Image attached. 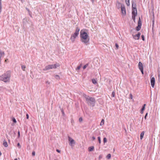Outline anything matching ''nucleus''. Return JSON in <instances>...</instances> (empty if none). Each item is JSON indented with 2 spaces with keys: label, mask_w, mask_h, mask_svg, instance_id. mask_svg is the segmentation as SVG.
<instances>
[{
  "label": "nucleus",
  "mask_w": 160,
  "mask_h": 160,
  "mask_svg": "<svg viewBox=\"0 0 160 160\" xmlns=\"http://www.w3.org/2000/svg\"><path fill=\"white\" fill-rule=\"evenodd\" d=\"M98 140L99 143H100L101 142V138L100 137H98Z\"/></svg>",
  "instance_id": "33"
},
{
  "label": "nucleus",
  "mask_w": 160,
  "mask_h": 160,
  "mask_svg": "<svg viewBox=\"0 0 160 160\" xmlns=\"http://www.w3.org/2000/svg\"><path fill=\"white\" fill-rule=\"evenodd\" d=\"M132 18L134 21L135 19V16L137 15V11L136 8H132Z\"/></svg>",
  "instance_id": "4"
},
{
  "label": "nucleus",
  "mask_w": 160,
  "mask_h": 160,
  "mask_svg": "<svg viewBox=\"0 0 160 160\" xmlns=\"http://www.w3.org/2000/svg\"><path fill=\"white\" fill-rule=\"evenodd\" d=\"M83 96L85 98L87 103L89 104L90 103V97L85 94H83Z\"/></svg>",
  "instance_id": "6"
},
{
  "label": "nucleus",
  "mask_w": 160,
  "mask_h": 160,
  "mask_svg": "<svg viewBox=\"0 0 160 160\" xmlns=\"http://www.w3.org/2000/svg\"><path fill=\"white\" fill-rule=\"evenodd\" d=\"M61 112L62 115V118L64 119V118L65 117V114L63 110H61Z\"/></svg>",
  "instance_id": "19"
},
{
  "label": "nucleus",
  "mask_w": 160,
  "mask_h": 160,
  "mask_svg": "<svg viewBox=\"0 0 160 160\" xmlns=\"http://www.w3.org/2000/svg\"><path fill=\"white\" fill-rule=\"evenodd\" d=\"M68 140L70 142L69 145L72 146V144H74L75 143V141L74 139H72L69 136H68Z\"/></svg>",
  "instance_id": "5"
},
{
  "label": "nucleus",
  "mask_w": 160,
  "mask_h": 160,
  "mask_svg": "<svg viewBox=\"0 0 160 160\" xmlns=\"http://www.w3.org/2000/svg\"><path fill=\"white\" fill-rule=\"evenodd\" d=\"M140 71H141V72H142V74H143V69H141V70H140Z\"/></svg>",
  "instance_id": "42"
},
{
  "label": "nucleus",
  "mask_w": 160,
  "mask_h": 160,
  "mask_svg": "<svg viewBox=\"0 0 160 160\" xmlns=\"http://www.w3.org/2000/svg\"><path fill=\"white\" fill-rule=\"evenodd\" d=\"M77 36H76L74 35V33H73L71 35L70 39L71 40L72 42H73L74 41L75 39Z\"/></svg>",
  "instance_id": "10"
},
{
  "label": "nucleus",
  "mask_w": 160,
  "mask_h": 160,
  "mask_svg": "<svg viewBox=\"0 0 160 160\" xmlns=\"http://www.w3.org/2000/svg\"><path fill=\"white\" fill-rule=\"evenodd\" d=\"M107 142V139L106 138H103V142L104 143H105L106 142Z\"/></svg>",
  "instance_id": "31"
},
{
  "label": "nucleus",
  "mask_w": 160,
  "mask_h": 160,
  "mask_svg": "<svg viewBox=\"0 0 160 160\" xmlns=\"http://www.w3.org/2000/svg\"><path fill=\"white\" fill-rule=\"evenodd\" d=\"M104 120L103 119H102L100 123V125L102 126L104 124Z\"/></svg>",
  "instance_id": "20"
},
{
  "label": "nucleus",
  "mask_w": 160,
  "mask_h": 160,
  "mask_svg": "<svg viewBox=\"0 0 160 160\" xmlns=\"http://www.w3.org/2000/svg\"><path fill=\"white\" fill-rule=\"evenodd\" d=\"M56 151L58 153H60L61 152V151L58 149H56Z\"/></svg>",
  "instance_id": "40"
},
{
  "label": "nucleus",
  "mask_w": 160,
  "mask_h": 160,
  "mask_svg": "<svg viewBox=\"0 0 160 160\" xmlns=\"http://www.w3.org/2000/svg\"><path fill=\"white\" fill-rule=\"evenodd\" d=\"M146 106V104H144L143 105V107H142V109H141V113L142 114L143 113V111L145 109V106Z\"/></svg>",
  "instance_id": "16"
},
{
  "label": "nucleus",
  "mask_w": 160,
  "mask_h": 160,
  "mask_svg": "<svg viewBox=\"0 0 160 160\" xmlns=\"http://www.w3.org/2000/svg\"><path fill=\"white\" fill-rule=\"evenodd\" d=\"M115 95V93L114 92H112V97H114Z\"/></svg>",
  "instance_id": "29"
},
{
  "label": "nucleus",
  "mask_w": 160,
  "mask_h": 160,
  "mask_svg": "<svg viewBox=\"0 0 160 160\" xmlns=\"http://www.w3.org/2000/svg\"><path fill=\"white\" fill-rule=\"evenodd\" d=\"M95 99L93 98H91V106H95Z\"/></svg>",
  "instance_id": "8"
},
{
  "label": "nucleus",
  "mask_w": 160,
  "mask_h": 160,
  "mask_svg": "<svg viewBox=\"0 0 160 160\" xmlns=\"http://www.w3.org/2000/svg\"><path fill=\"white\" fill-rule=\"evenodd\" d=\"M12 121H13V122H14V123H16L17 121H16V120L15 119V118H12Z\"/></svg>",
  "instance_id": "27"
},
{
  "label": "nucleus",
  "mask_w": 160,
  "mask_h": 160,
  "mask_svg": "<svg viewBox=\"0 0 160 160\" xmlns=\"http://www.w3.org/2000/svg\"><path fill=\"white\" fill-rule=\"evenodd\" d=\"M131 98H132V94H131Z\"/></svg>",
  "instance_id": "50"
},
{
  "label": "nucleus",
  "mask_w": 160,
  "mask_h": 160,
  "mask_svg": "<svg viewBox=\"0 0 160 160\" xmlns=\"http://www.w3.org/2000/svg\"><path fill=\"white\" fill-rule=\"evenodd\" d=\"M80 37L82 42L86 45L88 44L89 38L87 33L83 30H82L80 32Z\"/></svg>",
  "instance_id": "1"
},
{
  "label": "nucleus",
  "mask_w": 160,
  "mask_h": 160,
  "mask_svg": "<svg viewBox=\"0 0 160 160\" xmlns=\"http://www.w3.org/2000/svg\"><path fill=\"white\" fill-rule=\"evenodd\" d=\"M14 160H18V159L16 158L14 159Z\"/></svg>",
  "instance_id": "51"
},
{
  "label": "nucleus",
  "mask_w": 160,
  "mask_h": 160,
  "mask_svg": "<svg viewBox=\"0 0 160 160\" xmlns=\"http://www.w3.org/2000/svg\"><path fill=\"white\" fill-rule=\"evenodd\" d=\"M151 83L152 87V88H154V84L155 83V79L154 77H152L151 78Z\"/></svg>",
  "instance_id": "7"
},
{
  "label": "nucleus",
  "mask_w": 160,
  "mask_h": 160,
  "mask_svg": "<svg viewBox=\"0 0 160 160\" xmlns=\"http://www.w3.org/2000/svg\"><path fill=\"white\" fill-rule=\"evenodd\" d=\"M126 4L128 6H129L130 5L129 0H126Z\"/></svg>",
  "instance_id": "23"
},
{
  "label": "nucleus",
  "mask_w": 160,
  "mask_h": 160,
  "mask_svg": "<svg viewBox=\"0 0 160 160\" xmlns=\"http://www.w3.org/2000/svg\"><path fill=\"white\" fill-rule=\"evenodd\" d=\"M26 9L27 10V11H28V12H30L29 10L28 9L26 8Z\"/></svg>",
  "instance_id": "47"
},
{
  "label": "nucleus",
  "mask_w": 160,
  "mask_h": 160,
  "mask_svg": "<svg viewBox=\"0 0 160 160\" xmlns=\"http://www.w3.org/2000/svg\"><path fill=\"white\" fill-rule=\"evenodd\" d=\"M147 115H148V113H147L146 114V115H145V117H144V118H145V119H146V117L147 116Z\"/></svg>",
  "instance_id": "43"
},
{
  "label": "nucleus",
  "mask_w": 160,
  "mask_h": 160,
  "mask_svg": "<svg viewBox=\"0 0 160 160\" xmlns=\"http://www.w3.org/2000/svg\"><path fill=\"white\" fill-rule=\"evenodd\" d=\"M29 115L28 113L26 114V118L27 119H28L29 118Z\"/></svg>",
  "instance_id": "39"
},
{
  "label": "nucleus",
  "mask_w": 160,
  "mask_h": 160,
  "mask_svg": "<svg viewBox=\"0 0 160 160\" xmlns=\"http://www.w3.org/2000/svg\"><path fill=\"white\" fill-rule=\"evenodd\" d=\"M92 138L93 140H95V138L94 137H92Z\"/></svg>",
  "instance_id": "46"
},
{
  "label": "nucleus",
  "mask_w": 160,
  "mask_h": 160,
  "mask_svg": "<svg viewBox=\"0 0 160 160\" xmlns=\"http://www.w3.org/2000/svg\"><path fill=\"white\" fill-rule=\"evenodd\" d=\"M2 5V2H0V6Z\"/></svg>",
  "instance_id": "48"
},
{
  "label": "nucleus",
  "mask_w": 160,
  "mask_h": 160,
  "mask_svg": "<svg viewBox=\"0 0 160 160\" xmlns=\"http://www.w3.org/2000/svg\"><path fill=\"white\" fill-rule=\"evenodd\" d=\"M26 68V67L24 65H22V69L23 70L25 71V69Z\"/></svg>",
  "instance_id": "28"
},
{
  "label": "nucleus",
  "mask_w": 160,
  "mask_h": 160,
  "mask_svg": "<svg viewBox=\"0 0 160 160\" xmlns=\"http://www.w3.org/2000/svg\"><path fill=\"white\" fill-rule=\"evenodd\" d=\"M0 2H2V0H0Z\"/></svg>",
  "instance_id": "52"
},
{
  "label": "nucleus",
  "mask_w": 160,
  "mask_h": 160,
  "mask_svg": "<svg viewBox=\"0 0 160 160\" xmlns=\"http://www.w3.org/2000/svg\"><path fill=\"white\" fill-rule=\"evenodd\" d=\"M79 122H81L82 121V117H80L79 119Z\"/></svg>",
  "instance_id": "34"
},
{
  "label": "nucleus",
  "mask_w": 160,
  "mask_h": 160,
  "mask_svg": "<svg viewBox=\"0 0 160 160\" xmlns=\"http://www.w3.org/2000/svg\"><path fill=\"white\" fill-rule=\"evenodd\" d=\"M141 37H142V40L143 41H144V35H142V36H141Z\"/></svg>",
  "instance_id": "38"
},
{
  "label": "nucleus",
  "mask_w": 160,
  "mask_h": 160,
  "mask_svg": "<svg viewBox=\"0 0 160 160\" xmlns=\"http://www.w3.org/2000/svg\"><path fill=\"white\" fill-rule=\"evenodd\" d=\"M5 54L4 52L0 51V59H1V57L2 56H4Z\"/></svg>",
  "instance_id": "17"
},
{
  "label": "nucleus",
  "mask_w": 160,
  "mask_h": 160,
  "mask_svg": "<svg viewBox=\"0 0 160 160\" xmlns=\"http://www.w3.org/2000/svg\"><path fill=\"white\" fill-rule=\"evenodd\" d=\"M88 65H89V63H88L86 64L83 67V69H85L88 67Z\"/></svg>",
  "instance_id": "24"
},
{
  "label": "nucleus",
  "mask_w": 160,
  "mask_h": 160,
  "mask_svg": "<svg viewBox=\"0 0 160 160\" xmlns=\"http://www.w3.org/2000/svg\"><path fill=\"white\" fill-rule=\"evenodd\" d=\"M115 46L116 48L117 49H118L119 47V46L117 43H116L115 44Z\"/></svg>",
  "instance_id": "36"
},
{
  "label": "nucleus",
  "mask_w": 160,
  "mask_h": 160,
  "mask_svg": "<svg viewBox=\"0 0 160 160\" xmlns=\"http://www.w3.org/2000/svg\"><path fill=\"white\" fill-rule=\"evenodd\" d=\"M121 11L122 14L124 15L126 14V9L125 7L124 6H121Z\"/></svg>",
  "instance_id": "9"
},
{
  "label": "nucleus",
  "mask_w": 160,
  "mask_h": 160,
  "mask_svg": "<svg viewBox=\"0 0 160 160\" xmlns=\"http://www.w3.org/2000/svg\"><path fill=\"white\" fill-rule=\"evenodd\" d=\"M138 67L140 70L143 69V65L142 63L141 62H139Z\"/></svg>",
  "instance_id": "13"
},
{
  "label": "nucleus",
  "mask_w": 160,
  "mask_h": 160,
  "mask_svg": "<svg viewBox=\"0 0 160 160\" xmlns=\"http://www.w3.org/2000/svg\"><path fill=\"white\" fill-rule=\"evenodd\" d=\"M3 146L5 147H8V144L7 141L6 140H4L3 141Z\"/></svg>",
  "instance_id": "14"
},
{
  "label": "nucleus",
  "mask_w": 160,
  "mask_h": 160,
  "mask_svg": "<svg viewBox=\"0 0 160 160\" xmlns=\"http://www.w3.org/2000/svg\"><path fill=\"white\" fill-rule=\"evenodd\" d=\"M2 155V153L0 151V156H1Z\"/></svg>",
  "instance_id": "49"
},
{
  "label": "nucleus",
  "mask_w": 160,
  "mask_h": 160,
  "mask_svg": "<svg viewBox=\"0 0 160 160\" xmlns=\"http://www.w3.org/2000/svg\"><path fill=\"white\" fill-rule=\"evenodd\" d=\"M141 33L139 32L137 34L135 35L134 37L133 38L136 40H138L139 39Z\"/></svg>",
  "instance_id": "11"
},
{
  "label": "nucleus",
  "mask_w": 160,
  "mask_h": 160,
  "mask_svg": "<svg viewBox=\"0 0 160 160\" xmlns=\"http://www.w3.org/2000/svg\"><path fill=\"white\" fill-rule=\"evenodd\" d=\"M11 76V71H8L2 75L0 76V81H3L4 82H9L10 81Z\"/></svg>",
  "instance_id": "2"
},
{
  "label": "nucleus",
  "mask_w": 160,
  "mask_h": 160,
  "mask_svg": "<svg viewBox=\"0 0 160 160\" xmlns=\"http://www.w3.org/2000/svg\"><path fill=\"white\" fill-rule=\"evenodd\" d=\"M92 82L94 84H98L97 80L94 79H92Z\"/></svg>",
  "instance_id": "15"
},
{
  "label": "nucleus",
  "mask_w": 160,
  "mask_h": 160,
  "mask_svg": "<svg viewBox=\"0 0 160 160\" xmlns=\"http://www.w3.org/2000/svg\"><path fill=\"white\" fill-rule=\"evenodd\" d=\"M144 131L142 132L141 134H140V139L142 140V138H143V136L144 135Z\"/></svg>",
  "instance_id": "18"
},
{
  "label": "nucleus",
  "mask_w": 160,
  "mask_h": 160,
  "mask_svg": "<svg viewBox=\"0 0 160 160\" xmlns=\"http://www.w3.org/2000/svg\"><path fill=\"white\" fill-rule=\"evenodd\" d=\"M46 83H47L48 84H50V82L48 81H47L46 82Z\"/></svg>",
  "instance_id": "44"
},
{
  "label": "nucleus",
  "mask_w": 160,
  "mask_h": 160,
  "mask_svg": "<svg viewBox=\"0 0 160 160\" xmlns=\"http://www.w3.org/2000/svg\"><path fill=\"white\" fill-rule=\"evenodd\" d=\"M138 25H140V26H141L142 23H141V21L140 19V18H139V21H138Z\"/></svg>",
  "instance_id": "25"
},
{
  "label": "nucleus",
  "mask_w": 160,
  "mask_h": 160,
  "mask_svg": "<svg viewBox=\"0 0 160 160\" xmlns=\"http://www.w3.org/2000/svg\"><path fill=\"white\" fill-rule=\"evenodd\" d=\"M141 26H140V25H138V26L136 27V29L137 31H139L141 28Z\"/></svg>",
  "instance_id": "21"
},
{
  "label": "nucleus",
  "mask_w": 160,
  "mask_h": 160,
  "mask_svg": "<svg viewBox=\"0 0 160 160\" xmlns=\"http://www.w3.org/2000/svg\"><path fill=\"white\" fill-rule=\"evenodd\" d=\"M18 137H20V132L19 131H18Z\"/></svg>",
  "instance_id": "41"
},
{
  "label": "nucleus",
  "mask_w": 160,
  "mask_h": 160,
  "mask_svg": "<svg viewBox=\"0 0 160 160\" xmlns=\"http://www.w3.org/2000/svg\"><path fill=\"white\" fill-rule=\"evenodd\" d=\"M81 66H82V64H81L80 65L78 66L77 67V68H76V70H79L81 67Z\"/></svg>",
  "instance_id": "22"
},
{
  "label": "nucleus",
  "mask_w": 160,
  "mask_h": 160,
  "mask_svg": "<svg viewBox=\"0 0 160 160\" xmlns=\"http://www.w3.org/2000/svg\"><path fill=\"white\" fill-rule=\"evenodd\" d=\"M111 155L110 154H108L107 156V158H108V159L110 158H111Z\"/></svg>",
  "instance_id": "30"
},
{
  "label": "nucleus",
  "mask_w": 160,
  "mask_h": 160,
  "mask_svg": "<svg viewBox=\"0 0 160 160\" xmlns=\"http://www.w3.org/2000/svg\"><path fill=\"white\" fill-rule=\"evenodd\" d=\"M55 78L56 79H59V78H60V77L58 75H56L55 76Z\"/></svg>",
  "instance_id": "26"
},
{
  "label": "nucleus",
  "mask_w": 160,
  "mask_h": 160,
  "mask_svg": "<svg viewBox=\"0 0 160 160\" xmlns=\"http://www.w3.org/2000/svg\"><path fill=\"white\" fill-rule=\"evenodd\" d=\"M94 147L93 146L91 147V151L93 150Z\"/></svg>",
  "instance_id": "37"
},
{
  "label": "nucleus",
  "mask_w": 160,
  "mask_h": 160,
  "mask_svg": "<svg viewBox=\"0 0 160 160\" xmlns=\"http://www.w3.org/2000/svg\"><path fill=\"white\" fill-rule=\"evenodd\" d=\"M79 28L78 27H77L76 28V30L75 32L74 33V35L76 36H78L79 34Z\"/></svg>",
  "instance_id": "12"
},
{
  "label": "nucleus",
  "mask_w": 160,
  "mask_h": 160,
  "mask_svg": "<svg viewBox=\"0 0 160 160\" xmlns=\"http://www.w3.org/2000/svg\"><path fill=\"white\" fill-rule=\"evenodd\" d=\"M88 151L89 152H90V147L88 148Z\"/></svg>",
  "instance_id": "45"
},
{
  "label": "nucleus",
  "mask_w": 160,
  "mask_h": 160,
  "mask_svg": "<svg viewBox=\"0 0 160 160\" xmlns=\"http://www.w3.org/2000/svg\"><path fill=\"white\" fill-rule=\"evenodd\" d=\"M32 156H34L35 155V152L34 151H33L32 152Z\"/></svg>",
  "instance_id": "35"
},
{
  "label": "nucleus",
  "mask_w": 160,
  "mask_h": 160,
  "mask_svg": "<svg viewBox=\"0 0 160 160\" xmlns=\"http://www.w3.org/2000/svg\"><path fill=\"white\" fill-rule=\"evenodd\" d=\"M59 66V64L56 63L54 64H50L46 66L43 69V71L48 70L50 69L56 68Z\"/></svg>",
  "instance_id": "3"
},
{
  "label": "nucleus",
  "mask_w": 160,
  "mask_h": 160,
  "mask_svg": "<svg viewBox=\"0 0 160 160\" xmlns=\"http://www.w3.org/2000/svg\"><path fill=\"white\" fill-rule=\"evenodd\" d=\"M17 147L19 148H21V146L20 145L19 143H18L17 145Z\"/></svg>",
  "instance_id": "32"
}]
</instances>
